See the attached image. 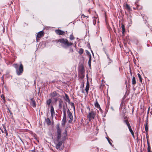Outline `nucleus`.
<instances>
[{
    "mask_svg": "<svg viewBox=\"0 0 152 152\" xmlns=\"http://www.w3.org/2000/svg\"><path fill=\"white\" fill-rule=\"evenodd\" d=\"M127 127H128V129H129V128H131V126L130 125V124H129V125H128L127 126Z\"/></svg>",
    "mask_w": 152,
    "mask_h": 152,
    "instance_id": "48",
    "label": "nucleus"
},
{
    "mask_svg": "<svg viewBox=\"0 0 152 152\" xmlns=\"http://www.w3.org/2000/svg\"><path fill=\"white\" fill-rule=\"evenodd\" d=\"M148 138H149L148 135H147L146 136V138L147 139V145H148L147 151H151V147L150 146V143L149 142Z\"/></svg>",
    "mask_w": 152,
    "mask_h": 152,
    "instance_id": "7",
    "label": "nucleus"
},
{
    "mask_svg": "<svg viewBox=\"0 0 152 152\" xmlns=\"http://www.w3.org/2000/svg\"><path fill=\"white\" fill-rule=\"evenodd\" d=\"M66 115H64L63 118L62 120V125L63 126H64L65 125L66 122Z\"/></svg>",
    "mask_w": 152,
    "mask_h": 152,
    "instance_id": "14",
    "label": "nucleus"
},
{
    "mask_svg": "<svg viewBox=\"0 0 152 152\" xmlns=\"http://www.w3.org/2000/svg\"><path fill=\"white\" fill-rule=\"evenodd\" d=\"M148 115H147V117H146V121L145 122V123H147V124H148Z\"/></svg>",
    "mask_w": 152,
    "mask_h": 152,
    "instance_id": "36",
    "label": "nucleus"
},
{
    "mask_svg": "<svg viewBox=\"0 0 152 152\" xmlns=\"http://www.w3.org/2000/svg\"><path fill=\"white\" fill-rule=\"evenodd\" d=\"M59 103L63 104V102L62 99H60L59 100Z\"/></svg>",
    "mask_w": 152,
    "mask_h": 152,
    "instance_id": "38",
    "label": "nucleus"
},
{
    "mask_svg": "<svg viewBox=\"0 0 152 152\" xmlns=\"http://www.w3.org/2000/svg\"><path fill=\"white\" fill-rule=\"evenodd\" d=\"M65 94V100H66V101L67 102L69 103H70V100L69 99L68 96L66 94Z\"/></svg>",
    "mask_w": 152,
    "mask_h": 152,
    "instance_id": "17",
    "label": "nucleus"
},
{
    "mask_svg": "<svg viewBox=\"0 0 152 152\" xmlns=\"http://www.w3.org/2000/svg\"><path fill=\"white\" fill-rule=\"evenodd\" d=\"M129 69H130V73L131 74V75H132L131 70V68L130 67V68H129Z\"/></svg>",
    "mask_w": 152,
    "mask_h": 152,
    "instance_id": "52",
    "label": "nucleus"
},
{
    "mask_svg": "<svg viewBox=\"0 0 152 152\" xmlns=\"http://www.w3.org/2000/svg\"><path fill=\"white\" fill-rule=\"evenodd\" d=\"M82 93H84V90H83V91H82Z\"/></svg>",
    "mask_w": 152,
    "mask_h": 152,
    "instance_id": "61",
    "label": "nucleus"
},
{
    "mask_svg": "<svg viewBox=\"0 0 152 152\" xmlns=\"http://www.w3.org/2000/svg\"><path fill=\"white\" fill-rule=\"evenodd\" d=\"M96 16H97V14H96V17H95L96 20V19H97V17Z\"/></svg>",
    "mask_w": 152,
    "mask_h": 152,
    "instance_id": "55",
    "label": "nucleus"
},
{
    "mask_svg": "<svg viewBox=\"0 0 152 152\" xmlns=\"http://www.w3.org/2000/svg\"><path fill=\"white\" fill-rule=\"evenodd\" d=\"M136 60L135 59H134V63L136 65Z\"/></svg>",
    "mask_w": 152,
    "mask_h": 152,
    "instance_id": "51",
    "label": "nucleus"
},
{
    "mask_svg": "<svg viewBox=\"0 0 152 152\" xmlns=\"http://www.w3.org/2000/svg\"><path fill=\"white\" fill-rule=\"evenodd\" d=\"M124 122L126 125L127 126L128 125H129V124H130L128 122L127 120H124Z\"/></svg>",
    "mask_w": 152,
    "mask_h": 152,
    "instance_id": "32",
    "label": "nucleus"
},
{
    "mask_svg": "<svg viewBox=\"0 0 152 152\" xmlns=\"http://www.w3.org/2000/svg\"><path fill=\"white\" fill-rule=\"evenodd\" d=\"M55 32L56 34L59 35H62L64 34L65 32L60 30L56 29L55 31Z\"/></svg>",
    "mask_w": 152,
    "mask_h": 152,
    "instance_id": "9",
    "label": "nucleus"
},
{
    "mask_svg": "<svg viewBox=\"0 0 152 152\" xmlns=\"http://www.w3.org/2000/svg\"><path fill=\"white\" fill-rule=\"evenodd\" d=\"M103 50L106 54L107 53V52H106V51L105 50L104 48H103Z\"/></svg>",
    "mask_w": 152,
    "mask_h": 152,
    "instance_id": "50",
    "label": "nucleus"
},
{
    "mask_svg": "<svg viewBox=\"0 0 152 152\" xmlns=\"http://www.w3.org/2000/svg\"><path fill=\"white\" fill-rule=\"evenodd\" d=\"M109 105H110V104H109V103L108 102L107 104L106 107L105 108V113L106 114L107 113V112L108 111V109L109 108Z\"/></svg>",
    "mask_w": 152,
    "mask_h": 152,
    "instance_id": "21",
    "label": "nucleus"
},
{
    "mask_svg": "<svg viewBox=\"0 0 152 152\" xmlns=\"http://www.w3.org/2000/svg\"><path fill=\"white\" fill-rule=\"evenodd\" d=\"M31 104L33 107H35L36 106V104L35 100L33 98H31L30 99Z\"/></svg>",
    "mask_w": 152,
    "mask_h": 152,
    "instance_id": "12",
    "label": "nucleus"
},
{
    "mask_svg": "<svg viewBox=\"0 0 152 152\" xmlns=\"http://www.w3.org/2000/svg\"><path fill=\"white\" fill-rule=\"evenodd\" d=\"M50 96L52 97H56L59 95L58 93L56 92V91H54L52 93H51L50 94Z\"/></svg>",
    "mask_w": 152,
    "mask_h": 152,
    "instance_id": "10",
    "label": "nucleus"
},
{
    "mask_svg": "<svg viewBox=\"0 0 152 152\" xmlns=\"http://www.w3.org/2000/svg\"><path fill=\"white\" fill-rule=\"evenodd\" d=\"M132 17V15H129V16L128 18H131Z\"/></svg>",
    "mask_w": 152,
    "mask_h": 152,
    "instance_id": "54",
    "label": "nucleus"
},
{
    "mask_svg": "<svg viewBox=\"0 0 152 152\" xmlns=\"http://www.w3.org/2000/svg\"><path fill=\"white\" fill-rule=\"evenodd\" d=\"M137 75L139 79V80L140 83H142V78L140 75L139 73L137 74Z\"/></svg>",
    "mask_w": 152,
    "mask_h": 152,
    "instance_id": "24",
    "label": "nucleus"
},
{
    "mask_svg": "<svg viewBox=\"0 0 152 152\" xmlns=\"http://www.w3.org/2000/svg\"><path fill=\"white\" fill-rule=\"evenodd\" d=\"M67 111L68 113L69 117V118L70 120L71 121H72L73 120V118L72 113L70 112L69 109H68V110H67Z\"/></svg>",
    "mask_w": 152,
    "mask_h": 152,
    "instance_id": "8",
    "label": "nucleus"
},
{
    "mask_svg": "<svg viewBox=\"0 0 152 152\" xmlns=\"http://www.w3.org/2000/svg\"><path fill=\"white\" fill-rule=\"evenodd\" d=\"M54 101L55 102H56L58 100V99L57 98H54Z\"/></svg>",
    "mask_w": 152,
    "mask_h": 152,
    "instance_id": "46",
    "label": "nucleus"
},
{
    "mask_svg": "<svg viewBox=\"0 0 152 152\" xmlns=\"http://www.w3.org/2000/svg\"><path fill=\"white\" fill-rule=\"evenodd\" d=\"M146 136L147 135H148V132H146Z\"/></svg>",
    "mask_w": 152,
    "mask_h": 152,
    "instance_id": "57",
    "label": "nucleus"
},
{
    "mask_svg": "<svg viewBox=\"0 0 152 152\" xmlns=\"http://www.w3.org/2000/svg\"><path fill=\"white\" fill-rule=\"evenodd\" d=\"M62 104H61V103H59V105H58V107H59V109H62Z\"/></svg>",
    "mask_w": 152,
    "mask_h": 152,
    "instance_id": "34",
    "label": "nucleus"
},
{
    "mask_svg": "<svg viewBox=\"0 0 152 152\" xmlns=\"http://www.w3.org/2000/svg\"><path fill=\"white\" fill-rule=\"evenodd\" d=\"M52 102L51 100L50 99H49L48 100L46 101V103L47 104L48 106H49Z\"/></svg>",
    "mask_w": 152,
    "mask_h": 152,
    "instance_id": "25",
    "label": "nucleus"
},
{
    "mask_svg": "<svg viewBox=\"0 0 152 152\" xmlns=\"http://www.w3.org/2000/svg\"><path fill=\"white\" fill-rule=\"evenodd\" d=\"M106 56H107V58L108 59V58H110V56H109V55L108 54V53H107L106 54Z\"/></svg>",
    "mask_w": 152,
    "mask_h": 152,
    "instance_id": "40",
    "label": "nucleus"
},
{
    "mask_svg": "<svg viewBox=\"0 0 152 152\" xmlns=\"http://www.w3.org/2000/svg\"><path fill=\"white\" fill-rule=\"evenodd\" d=\"M45 121L47 124L48 125H50L51 124V121L49 118H47L45 119Z\"/></svg>",
    "mask_w": 152,
    "mask_h": 152,
    "instance_id": "23",
    "label": "nucleus"
},
{
    "mask_svg": "<svg viewBox=\"0 0 152 152\" xmlns=\"http://www.w3.org/2000/svg\"><path fill=\"white\" fill-rule=\"evenodd\" d=\"M99 21H98L97 22V25L98 26V28H99Z\"/></svg>",
    "mask_w": 152,
    "mask_h": 152,
    "instance_id": "45",
    "label": "nucleus"
},
{
    "mask_svg": "<svg viewBox=\"0 0 152 152\" xmlns=\"http://www.w3.org/2000/svg\"><path fill=\"white\" fill-rule=\"evenodd\" d=\"M147 152H152V151H147Z\"/></svg>",
    "mask_w": 152,
    "mask_h": 152,
    "instance_id": "62",
    "label": "nucleus"
},
{
    "mask_svg": "<svg viewBox=\"0 0 152 152\" xmlns=\"http://www.w3.org/2000/svg\"><path fill=\"white\" fill-rule=\"evenodd\" d=\"M69 39L71 40H73L75 39V38L72 34L70 35L69 36Z\"/></svg>",
    "mask_w": 152,
    "mask_h": 152,
    "instance_id": "31",
    "label": "nucleus"
},
{
    "mask_svg": "<svg viewBox=\"0 0 152 152\" xmlns=\"http://www.w3.org/2000/svg\"><path fill=\"white\" fill-rule=\"evenodd\" d=\"M124 101L122 100L120 106V108L122 109L123 108V106H124Z\"/></svg>",
    "mask_w": 152,
    "mask_h": 152,
    "instance_id": "30",
    "label": "nucleus"
},
{
    "mask_svg": "<svg viewBox=\"0 0 152 152\" xmlns=\"http://www.w3.org/2000/svg\"><path fill=\"white\" fill-rule=\"evenodd\" d=\"M121 28H122V34H124V33H125V32H126V30H125V26L124 24H122L121 25Z\"/></svg>",
    "mask_w": 152,
    "mask_h": 152,
    "instance_id": "16",
    "label": "nucleus"
},
{
    "mask_svg": "<svg viewBox=\"0 0 152 152\" xmlns=\"http://www.w3.org/2000/svg\"><path fill=\"white\" fill-rule=\"evenodd\" d=\"M110 108L113 111H114V110L112 106Z\"/></svg>",
    "mask_w": 152,
    "mask_h": 152,
    "instance_id": "43",
    "label": "nucleus"
},
{
    "mask_svg": "<svg viewBox=\"0 0 152 152\" xmlns=\"http://www.w3.org/2000/svg\"><path fill=\"white\" fill-rule=\"evenodd\" d=\"M63 112L64 115H66V109L64 105H63Z\"/></svg>",
    "mask_w": 152,
    "mask_h": 152,
    "instance_id": "28",
    "label": "nucleus"
},
{
    "mask_svg": "<svg viewBox=\"0 0 152 152\" xmlns=\"http://www.w3.org/2000/svg\"><path fill=\"white\" fill-rule=\"evenodd\" d=\"M127 127H128V129H129V128H131V126L130 125V124H129V125H128L127 126Z\"/></svg>",
    "mask_w": 152,
    "mask_h": 152,
    "instance_id": "47",
    "label": "nucleus"
},
{
    "mask_svg": "<svg viewBox=\"0 0 152 152\" xmlns=\"http://www.w3.org/2000/svg\"><path fill=\"white\" fill-rule=\"evenodd\" d=\"M71 105L72 107H73L74 109H75V105L72 102L71 103Z\"/></svg>",
    "mask_w": 152,
    "mask_h": 152,
    "instance_id": "37",
    "label": "nucleus"
},
{
    "mask_svg": "<svg viewBox=\"0 0 152 152\" xmlns=\"http://www.w3.org/2000/svg\"><path fill=\"white\" fill-rule=\"evenodd\" d=\"M86 53L88 55H89V60L88 61V63H89V65L90 64V62L91 61V56L89 53V52L87 50H86Z\"/></svg>",
    "mask_w": 152,
    "mask_h": 152,
    "instance_id": "20",
    "label": "nucleus"
},
{
    "mask_svg": "<svg viewBox=\"0 0 152 152\" xmlns=\"http://www.w3.org/2000/svg\"><path fill=\"white\" fill-rule=\"evenodd\" d=\"M56 129L57 130V141L58 142V143L56 144V148L58 149L60 148L64 140L66 139L67 135V131L65 130V132L63 134V137L61 138L62 140L60 141V139L61 137V130L59 127V124H57Z\"/></svg>",
    "mask_w": 152,
    "mask_h": 152,
    "instance_id": "1",
    "label": "nucleus"
},
{
    "mask_svg": "<svg viewBox=\"0 0 152 152\" xmlns=\"http://www.w3.org/2000/svg\"><path fill=\"white\" fill-rule=\"evenodd\" d=\"M132 83L133 85H134L136 84V79L134 76H133L132 77Z\"/></svg>",
    "mask_w": 152,
    "mask_h": 152,
    "instance_id": "19",
    "label": "nucleus"
},
{
    "mask_svg": "<svg viewBox=\"0 0 152 152\" xmlns=\"http://www.w3.org/2000/svg\"><path fill=\"white\" fill-rule=\"evenodd\" d=\"M13 66L16 69V72L18 75L22 74L23 72V65L21 64L19 66L17 64H14Z\"/></svg>",
    "mask_w": 152,
    "mask_h": 152,
    "instance_id": "3",
    "label": "nucleus"
},
{
    "mask_svg": "<svg viewBox=\"0 0 152 152\" xmlns=\"http://www.w3.org/2000/svg\"><path fill=\"white\" fill-rule=\"evenodd\" d=\"M89 88V84L87 82L85 90L87 94L88 93V91Z\"/></svg>",
    "mask_w": 152,
    "mask_h": 152,
    "instance_id": "18",
    "label": "nucleus"
},
{
    "mask_svg": "<svg viewBox=\"0 0 152 152\" xmlns=\"http://www.w3.org/2000/svg\"><path fill=\"white\" fill-rule=\"evenodd\" d=\"M107 140L109 144L112 146H113V145L112 143L111 142V141H112L111 139H110L109 137H106Z\"/></svg>",
    "mask_w": 152,
    "mask_h": 152,
    "instance_id": "22",
    "label": "nucleus"
},
{
    "mask_svg": "<svg viewBox=\"0 0 152 152\" xmlns=\"http://www.w3.org/2000/svg\"><path fill=\"white\" fill-rule=\"evenodd\" d=\"M95 115L94 112H91L89 113L88 117L90 121L93 120L94 119Z\"/></svg>",
    "mask_w": 152,
    "mask_h": 152,
    "instance_id": "5",
    "label": "nucleus"
},
{
    "mask_svg": "<svg viewBox=\"0 0 152 152\" xmlns=\"http://www.w3.org/2000/svg\"><path fill=\"white\" fill-rule=\"evenodd\" d=\"M100 39L101 40V42H102V38H101V37H100Z\"/></svg>",
    "mask_w": 152,
    "mask_h": 152,
    "instance_id": "58",
    "label": "nucleus"
},
{
    "mask_svg": "<svg viewBox=\"0 0 152 152\" xmlns=\"http://www.w3.org/2000/svg\"><path fill=\"white\" fill-rule=\"evenodd\" d=\"M133 9H136L135 8V7H133Z\"/></svg>",
    "mask_w": 152,
    "mask_h": 152,
    "instance_id": "63",
    "label": "nucleus"
},
{
    "mask_svg": "<svg viewBox=\"0 0 152 152\" xmlns=\"http://www.w3.org/2000/svg\"><path fill=\"white\" fill-rule=\"evenodd\" d=\"M148 124L145 123V130L146 132H148Z\"/></svg>",
    "mask_w": 152,
    "mask_h": 152,
    "instance_id": "26",
    "label": "nucleus"
},
{
    "mask_svg": "<svg viewBox=\"0 0 152 152\" xmlns=\"http://www.w3.org/2000/svg\"><path fill=\"white\" fill-rule=\"evenodd\" d=\"M124 7L125 9H126L128 11L130 12L132 11V9L130 7L129 5L127 3H126L124 5Z\"/></svg>",
    "mask_w": 152,
    "mask_h": 152,
    "instance_id": "11",
    "label": "nucleus"
},
{
    "mask_svg": "<svg viewBox=\"0 0 152 152\" xmlns=\"http://www.w3.org/2000/svg\"><path fill=\"white\" fill-rule=\"evenodd\" d=\"M44 32L42 31H40L38 33L36 37V41L37 42H38L39 39L43 37L44 35Z\"/></svg>",
    "mask_w": 152,
    "mask_h": 152,
    "instance_id": "4",
    "label": "nucleus"
},
{
    "mask_svg": "<svg viewBox=\"0 0 152 152\" xmlns=\"http://www.w3.org/2000/svg\"><path fill=\"white\" fill-rule=\"evenodd\" d=\"M150 107H149L148 109V110L147 115H148V113H149V110H150Z\"/></svg>",
    "mask_w": 152,
    "mask_h": 152,
    "instance_id": "44",
    "label": "nucleus"
},
{
    "mask_svg": "<svg viewBox=\"0 0 152 152\" xmlns=\"http://www.w3.org/2000/svg\"><path fill=\"white\" fill-rule=\"evenodd\" d=\"M79 72L82 75H84L85 73V70L84 67L82 66L79 68Z\"/></svg>",
    "mask_w": 152,
    "mask_h": 152,
    "instance_id": "6",
    "label": "nucleus"
},
{
    "mask_svg": "<svg viewBox=\"0 0 152 152\" xmlns=\"http://www.w3.org/2000/svg\"><path fill=\"white\" fill-rule=\"evenodd\" d=\"M129 129L130 132V133H131L132 134V135L133 137H134V132H133L132 130V128H129Z\"/></svg>",
    "mask_w": 152,
    "mask_h": 152,
    "instance_id": "27",
    "label": "nucleus"
},
{
    "mask_svg": "<svg viewBox=\"0 0 152 152\" xmlns=\"http://www.w3.org/2000/svg\"><path fill=\"white\" fill-rule=\"evenodd\" d=\"M57 41L58 43L59 42L61 44V46L63 48L66 49L73 45L72 43L69 42L66 39L61 38Z\"/></svg>",
    "mask_w": 152,
    "mask_h": 152,
    "instance_id": "2",
    "label": "nucleus"
},
{
    "mask_svg": "<svg viewBox=\"0 0 152 152\" xmlns=\"http://www.w3.org/2000/svg\"><path fill=\"white\" fill-rule=\"evenodd\" d=\"M1 97L2 98H4V96H1Z\"/></svg>",
    "mask_w": 152,
    "mask_h": 152,
    "instance_id": "60",
    "label": "nucleus"
},
{
    "mask_svg": "<svg viewBox=\"0 0 152 152\" xmlns=\"http://www.w3.org/2000/svg\"><path fill=\"white\" fill-rule=\"evenodd\" d=\"M151 106L152 107V103H151Z\"/></svg>",
    "mask_w": 152,
    "mask_h": 152,
    "instance_id": "64",
    "label": "nucleus"
},
{
    "mask_svg": "<svg viewBox=\"0 0 152 152\" xmlns=\"http://www.w3.org/2000/svg\"><path fill=\"white\" fill-rule=\"evenodd\" d=\"M50 112L51 115L52 116H53V115H55V113L54 110V108L53 106H51V107Z\"/></svg>",
    "mask_w": 152,
    "mask_h": 152,
    "instance_id": "15",
    "label": "nucleus"
},
{
    "mask_svg": "<svg viewBox=\"0 0 152 152\" xmlns=\"http://www.w3.org/2000/svg\"><path fill=\"white\" fill-rule=\"evenodd\" d=\"M129 21V23L130 24H132V21L131 18H128Z\"/></svg>",
    "mask_w": 152,
    "mask_h": 152,
    "instance_id": "33",
    "label": "nucleus"
},
{
    "mask_svg": "<svg viewBox=\"0 0 152 152\" xmlns=\"http://www.w3.org/2000/svg\"><path fill=\"white\" fill-rule=\"evenodd\" d=\"M4 133L6 134V135L7 136L8 135V134L7 132V131H6L5 132H4Z\"/></svg>",
    "mask_w": 152,
    "mask_h": 152,
    "instance_id": "49",
    "label": "nucleus"
},
{
    "mask_svg": "<svg viewBox=\"0 0 152 152\" xmlns=\"http://www.w3.org/2000/svg\"><path fill=\"white\" fill-rule=\"evenodd\" d=\"M108 59H109V62L108 65H109L110 63H111L113 61L110 58Z\"/></svg>",
    "mask_w": 152,
    "mask_h": 152,
    "instance_id": "35",
    "label": "nucleus"
},
{
    "mask_svg": "<svg viewBox=\"0 0 152 152\" xmlns=\"http://www.w3.org/2000/svg\"><path fill=\"white\" fill-rule=\"evenodd\" d=\"M94 20H93V24L94 25H95V23H94Z\"/></svg>",
    "mask_w": 152,
    "mask_h": 152,
    "instance_id": "59",
    "label": "nucleus"
},
{
    "mask_svg": "<svg viewBox=\"0 0 152 152\" xmlns=\"http://www.w3.org/2000/svg\"><path fill=\"white\" fill-rule=\"evenodd\" d=\"M3 128L4 129V132H5L6 131H7L6 129V126L4 125H3Z\"/></svg>",
    "mask_w": 152,
    "mask_h": 152,
    "instance_id": "39",
    "label": "nucleus"
},
{
    "mask_svg": "<svg viewBox=\"0 0 152 152\" xmlns=\"http://www.w3.org/2000/svg\"><path fill=\"white\" fill-rule=\"evenodd\" d=\"M147 46L148 47H149L150 46V45L148 44H147Z\"/></svg>",
    "mask_w": 152,
    "mask_h": 152,
    "instance_id": "56",
    "label": "nucleus"
},
{
    "mask_svg": "<svg viewBox=\"0 0 152 152\" xmlns=\"http://www.w3.org/2000/svg\"><path fill=\"white\" fill-rule=\"evenodd\" d=\"M140 0H137L135 2V4L137 5V4L138 2V1H139Z\"/></svg>",
    "mask_w": 152,
    "mask_h": 152,
    "instance_id": "41",
    "label": "nucleus"
},
{
    "mask_svg": "<svg viewBox=\"0 0 152 152\" xmlns=\"http://www.w3.org/2000/svg\"><path fill=\"white\" fill-rule=\"evenodd\" d=\"M81 18H82L83 17L84 18V17H87V16H85L83 14L81 16Z\"/></svg>",
    "mask_w": 152,
    "mask_h": 152,
    "instance_id": "42",
    "label": "nucleus"
},
{
    "mask_svg": "<svg viewBox=\"0 0 152 152\" xmlns=\"http://www.w3.org/2000/svg\"><path fill=\"white\" fill-rule=\"evenodd\" d=\"M96 107L99 109V110L100 111H102V110L101 109L100 105L99 104L96 99Z\"/></svg>",
    "mask_w": 152,
    "mask_h": 152,
    "instance_id": "13",
    "label": "nucleus"
},
{
    "mask_svg": "<svg viewBox=\"0 0 152 152\" xmlns=\"http://www.w3.org/2000/svg\"><path fill=\"white\" fill-rule=\"evenodd\" d=\"M83 50L82 48H80L79 49V50L78 52V53L80 54H82L83 53Z\"/></svg>",
    "mask_w": 152,
    "mask_h": 152,
    "instance_id": "29",
    "label": "nucleus"
},
{
    "mask_svg": "<svg viewBox=\"0 0 152 152\" xmlns=\"http://www.w3.org/2000/svg\"><path fill=\"white\" fill-rule=\"evenodd\" d=\"M0 129L2 133L4 132V131L3 129H1L0 128Z\"/></svg>",
    "mask_w": 152,
    "mask_h": 152,
    "instance_id": "53",
    "label": "nucleus"
}]
</instances>
